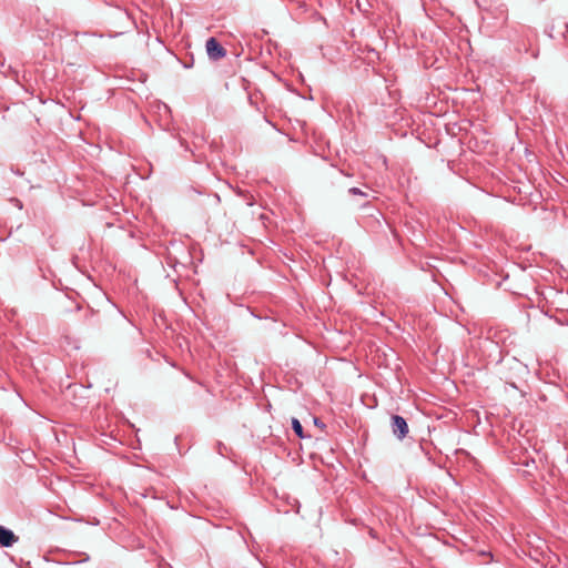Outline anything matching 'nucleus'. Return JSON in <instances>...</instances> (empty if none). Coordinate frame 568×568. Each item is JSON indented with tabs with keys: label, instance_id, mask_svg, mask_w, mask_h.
Listing matches in <instances>:
<instances>
[{
	"label": "nucleus",
	"instance_id": "obj_1",
	"mask_svg": "<svg viewBox=\"0 0 568 568\" xmlns=\"http://www.w3.org/2000/svg\"><path fill=\"white\" fill-rule=\"evenodd\" d=\"M408 430V425L402 416L394 415L392 417V432L398 439H404Z\"/></svg>",
	"mask_w": 568,
	"mask_h": 568
},
{
	"label": "nucleus",
	"instance_id": "obj_2",
	"mask_svg": "<svg viewBox=\"0 0 568 568\" xmlns=\"http://www.w3.org/2000/svg\"><path fill=\"white\" fill-rule=\"evenodd\" d=\"M205 47L209 57L213 60L222 59L226 54L225 49L220 44V42L215 38H210L206 41Z\"/></svg>",
	"mask_w": 568,
	"mask_h": 568
},
{
	"label": "nucleus",
	"instance_id": "obj_3",
	"mask_svg": "<svg viewBox=\"0 0 568 568\" xmlns=\"http://www.w3.org/2000/svg\"><path fill=\"white\" fill-rule=\"evenodd\" d=\"M18 540V537L9 529L0 526V545L3 547H10Z\"/></svg>",
	"mask_w": 568,
	"mask_h": 568
},
{
	"label": "nucleus",
	"instance_id": "obj_4",
	"mask_svg": "<svg viewBox=\"0 0 568 568\" xmlns=\"http://www.w3.org/2000/svg\"><path fill=\"white\" fill-rule=\"evenodd\" d=\"M292 426H293V429H294L295 434L300 438H303L304 437V435H303V427H302L301 423L296 418L292 419Z\"/></svg>",
	"mask_w": 568,
	"mask_h": 568
},
{
	"label": "nucleus",
	"instance_id": "obj_5",
	"mask_svg": "<svg viewBox=\"0 0 568 568\" xmlns=\"http://www.w3.org/2000/svg\"><path fill=\"white\" fill-rule=\"evenodd\" d=\"M349 192L353 193V194H361V195H363V192L359 189H356V187L351 189Z\"/></svg>",
	"mask_w": 568,
	"mask_h": 568
}]
</instances>
